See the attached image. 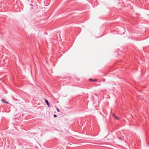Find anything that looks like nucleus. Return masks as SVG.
Here are the masks:
<instances>
[{
    "mask_svg": "<svg viewBox=\"0 0 149 149\" xmlns=\"http://www.w3.org/2000/svg\"><path fill=\"white\" fill-rule=\"evenodd\" d=\"M45 102L46 103L48 107H49L50 106L48 101L46 99H45Z\"/></svg>",
    "mask_w": 149,
    "mask_h": 149,
    "instance_id": "1",
    "label": "nucleus"
},
{
    "mask_svg": "<svg viewBox=\"0 0 149 149\" xmlns=\"http://www.w3.org/2000/svg\"><path fill=\"white\" fill-rule=\"evenodd\" d=\"M115 118H116L117 120H118L119 118H118L116 116H115Z\"/></svg>",
    "mask_w": 149,
    "mask_h": 149,
    "instance_id": "5",
    "label": "nucleus"
},
{
    "mask_svg": "<svg viewBox=\"0 0 149 149\" xmlns=\"http://www.w3.org/2000/svg\"><path fill=\"white\" fill-rule=\"evenodd\" d=\"M89 80L90 81H92L93 82H95V81H96L97 80L96 79H93L91 78L90 79H89Z\"/></svg>",
    "mask_w": 149,
    "mask_h": 149,
    "instance_id": "3",
    "label": "nucleus"
},
{
    "mask_svg": "<svg viewBox=\"0 0 149 149\" xmlns=\"http://www.w3.org/2000/svg\"><path fill=\"white\" fill-rule=\"evenodd\" d=\"M112 115H113V116H114V117H115V116H115V114H114V113H113V114H112Z\"/></svg>",
    "mask_w": 149,
    "mask_h": 149,
    "instance_id": "6",
    "label": "nucleus"
},
{
    "mask_svg": "<svg viewBox=\"0 0 149 149\" xmlns=\"http://www.w3.org/2000/svg\"><path fill=\"white\" fill-rule=\"evenodd\" d=\"M1 101L4 103L8 104V103L4 99H3L1 100Z\"/></svg>",
    "mask_w": 149,
    "mask_h": 149,
    "instance_id": "2",
    "label": "nucleus"
},
{
    "mask_svg": "<svg viewBox=\"0 0 149 149\" xmlns=\"http://www.w3.org/2000/svg\"><path fill=\"white\" fill-rule=\"evenodd\" d=\"M57 111H59L58 109L57 108Z\"/></svg>",
    "mask_w": 149,
    "mask_h": 149,
    "instance_id": "8",
    "label": "nucleus"
},
{
    "mask_svg": "<svg viewBox=\"0 0 149 149\" xmlns=\"http://www.w3.org/2000/svg\"><path fill=\"white\" fill-rule=\"evenodd\" d=\"M54 117H57V116L56 115V114H54Z\"/></svg>",
    "mask_w": 149,
    "mask_h": 149,
    "instance_id": "4",
    "label": "nucleus"
},
{
    "mask_svg": "<svg viewBox=\"0 0 149 149\" xmlns=\"http://www.w3.org/2000/svg\"><path fill=\"white\" fill-rule=\"evenodd\" d=\"M118 138L119 139H120L121 138V137H118Z\"/></svg>",
    "mask_w": 149,
    "mask_h": 149,
    "instance_id": "7",
    "label": "nucleus"
}]
</instances>
